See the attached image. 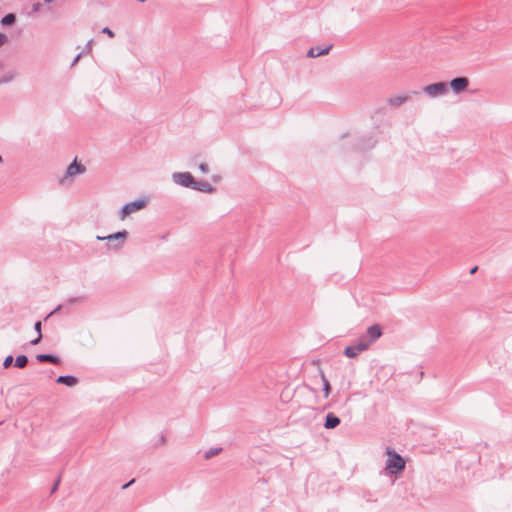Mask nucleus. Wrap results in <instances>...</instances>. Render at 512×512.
Wrapping results in <instances>:
<instances>
[{
  "instance_id": "34",
  "label": "nucleus",
  "mask_w": 512,
  "mask_h": 512,
  "mask_svg": "<svg viewBox=\"0 0 512 512\" xmlns=\"http://www.w3.org/2000/svg\"><path fill=\"white\" fill-rule=\"evenodd\" d=\"M477 269H478V267H477V266L473 267V268L470 270V273H471V274L475 273V272L477 271Z\"/></svg>"
},
{
  "instance_id": "8",
  "label": "nucleus",
  "mask_w": 512,
  "mask_h": 512,
  "mask_svg": "<svg viewBox=\"0 0 512 512\" xmlns=\"http://www.w3.org/2000/svg\"><path fill=\"white\" fill-rule=\"evenodd\" d=\"M469 86V79L467 77H456L453 78L449 83L448 87L451 88V90L455 94H460L464 92Z\"/></svg>"
},
{
  "instance_id": "18",
  "label": "nucleus",
  "mask_w": 512,
  "mask_h": 512,
  "mask_svg": "<svg viewBox=\"0 0 512 512\" xmlns=\"http://www.w3.org/2000/svg\"><path fill=\"white\" fill-rule=\"evenodd\" d=\"M16 21V16L14 13H8L1 19V24L3 26H9L14 24Z\"/></svg>"
},
{
  "instance_id": "20",
  "label": "nucleus",
  "mask_w": 512,
  "mask_h": 512,
  "mask_svg": "<svg viewBox=\"0 0 512 512\" xmlns=\"http://www.w3.org/2000/svg\"><path fill=\"white\" fill-rule=\"evenodd\" d=\"M28 364V357L26 355H19L16 357L14 366L17 368H24Z\"/></svg>"
},
{
  "instance_id": "21",
  "label": "nucleus",
  "mask_w": 512,
  "mask_h": 512,
  "mask_svg": "<svg viewBox=\"0 0 512 512\" xmlns=\"http://www.w3.org/2000/svg\"><path fill=\"white\" fill-rule=\"evenodd\" d=\"M321 379H322V383H323L324 397L328 398L329 395H330V392H331L330 383H329L328 379L326 378V376L323 373L321 374Z\"/></svg>"
},
{
  "instance_id": "23",
  "label": "nucleus",
  "mask_w": 512,
  "mask_h": 512,
  "mask_svg": "<svg viewBox=\"0 0 512 512\" xmlns=\"http://www.w3.org/2000/svg\"><path fill=\"white\" fill-rule=\"evenodd\" d=\"M85 301L84 296L71 297L67 299V304L73 305L76 303H82Z\"/></svg>"
},
{
  "instance_id": "22",
  "label": "nucleus",
  "mask_w": 512,
  "mask_h": 512,
  "mask_svg": "<svg viewBox=\"0 0 512 512\" xmlns=\"http://www.w3.org/2000/svg\"><path fill=\"white\" fill-rule=\"evenodd\" d=\"M221 448H211L205 453V458L210 459L221 452Z\"/></svg>"
},
{
  "instance_id": "28",
  "label": "nucleus",
  "mask_w": 512,
  "mask_h": 512,
  "mask_svg": "<svg viewBox=\"0 0 512 512\" xmlns=\"http://www.w3.org/2000/svg\"><path fill=\"white\" fill-rule=\"evenodd\" d=\"M8 41V37L0 32V47H2Z\"/></svg>"
},
{
  "instance_id": "24",
  "label": "nucleus",
  "mask_w": 512,
  "mask_h": 512,
  "mask_svg": "<svg viewBox=\"0 0 512 512\" xmlns=\"http://www.w3.org/2000/svg\"><path fill=\"white\" fill-rule=\"evenodd\" d=\"M12 363H13V356L8 355L3 361V367L9 368L12 365Z\"/></svg>"
},
{
  "instance_id": "30",
  "label": "nucleus",
  "mask_w": 512,
  "mask_h": 512,
  "mask_svg": "<svg viewBox=\"0 0 512 512\" xmlns=\"http://www.w3.org/2000/svg\"><path fill=\"white\" fill-rule=\"evenodd\" d=\"M82 55H83V52H80L76 55V57L74 58V60L71 63V67L75 66L78 63V61L81 59Z\"/></svg>"
},
{
  "instance_id": "16",
  "label": "nucleus",
  "mask_w": 512,
  "mask_h": 512,
  "mask_svg": "<svg viewBox=\"0 0 512 512\" xmlns=\"http://www.w3.org/2000/svg\"><path fill=\"white\" fill-rule=\"evenodd\" d=\"M37 361L39 362H50L55 365H58L61 363V360L58 356L52 355V354H38L36 356Z\"/></svg>"
},
{
  "instance_id": "4",
  "label": "nucleus",
  "mask_w": 512,
  "mask_h": 512,
  "mask_svg": "<svg viewBox=\"0 0 512 512\" xmlns=\"http://www.w3.org/2000/svg\"><path fill=\"white\" fill-rule=\"evenodd\" d=\"M350 143L354 150L363 151L372 148L376 140L372 136L351 137Z\"/></svg>"
},
{
  "instance_id": "1",
  "label": "nucleus",
  "mask_w": 512,
  "mask_h": 512,
  "mask_svg": "<svg viewBox=\"0 0 512 512\" xmlns=\"http://www.w3.org/2000/svg\"><path fill=\"white\" fill-rule=\"evenodd\" d=\"M387 461L385 469L390 475H397L405 469V461L403 457L395 450L388 447L386 449Z\"/></svg>"
},
{
  "instance_id": "9",
  "label": "nucleus",
  "mask_w": 512,
  "mask_h": 512,
  "mask_svg": "<svg viewBox=\"0 0 512 512\" xmlns=\"http://www.w3.org/2000/svg\"><path fill=\"white\" fill-rule=\"evenodd\" d=\"M86 168L81 163L77 162V159H75L66 169V173L64 178L67 177H73L77 174H83L85 173Z\"/></svg>"
},
{
  "instance_id": "36",
  "label": "nucleus",
  "mask_w": 512,
  "mask_h": 512,
  "mask_svg": "<svg viewBox=\"0 0 512 512\" xmlns=\"http://www.w3.org/2000/svg\"><path fill=\"white\" fill-rule=\"evenodd\" d=\"M3 161L2 156L0 155V163Z\"/></svg>"
},
{
  "instance_id": "6",
  "label": "nucleus",
  "mask_w": 512,
  "mask_h": 512,
  "mask_svg": "<svg viewBox=\"0 0 512 512\" xmlns=\"http://www.w3.org/2000/svg\"><path fill=\"white\" fill-rule=\"evenodd\" d=\"M172 180L174 183L188 188H192V185L195 184V179L189 172H174Z\"/></svg>"
},
{
  "instance_id": "26",
  "label": "nucleus",
  "mask_w": 512,
  "mask_h": 512,
  "mask_svg": "<svg viewBox=\"0 0 512 512\" xmlns=\"http://www.w3.org/2000/svg\"><path fill=\"white\" fill-rule=\"evenodd\" d=\"M102 33L108 35L110 38H113L115 36L114 32L109 27H104L102 29Z\"/></svg>"
},
{
  "instance_id": "10",
  "label": "nucleus",
  "mask_w": 512,
  "mask_h": 512,
  "mask_svg": "<svg viewBox=\"0 0 512 512\" xmlns=\"http://www.w3.org/2000/svg\"><path fill=\"white\" fill-rule=\"evenodd\" d=\"M382 335V329L380 325L374 324L367 329V335L365 336L367 341L369 342V346L380 338Z\"/></svg>"
},
{
  "instance_id": "3",
  "label": "nucleus",
  "mask_w": 512,
  "mask_h": 512,
  "mask_svg": "<svg viewBox=\"0 0 512 512\" xmlns=\"http://www.w3.org/2000/svg\"><path fill=\"white\" fill-rule=\"evenodd\" d=\"M369 348V342L366 337H361L356 344L347 346L344 350V355L348 358H355L361 352L367 350Z\"/></svg>"
},
{
  "instance_id": "33",
  "label": "nucleus",
  "mask_w": 512,
  "mask_h": 512,
  "mask_svg": "<svg viewBox=\"0 0 512 512\" xmlns=\"http://www.w3.org/2000/svg\"><path fill=\"white\" fill-rule=\"evenodd\" d=\"M133 482H134V479H132L129 483L123 485L122 488L125 489V488L129 487Z\"/></svg>"
},
{
  "instance_id": "2",
  "label": "nucleus",
  "mask_w": 512,
  "mask_h": 512,
  "mask_svg": "<svg viewBox=\"0 0 512 512\" xmlns=\"http://www.w3.org/2000/svg\"><path fill=\"white\" fill-rule=\"evenodd\" d=\"M423 92L429 98H437L448 93V84L446 82H436L423 88Z\"/></svg>"
},
{
  "instance_id": "7",
  "label": "nucleus",
  "mask_w": 512,
  "mask_h": 512,
  "mask_svg": "<svg viewBox=\"0 0 512 512\" xmlns=\"http://www.w3.org/2000/svg\"><path fill=\"white\" fill-rule=\"evenodd\" d=\"M128 237V232L126 230H122V231H118L116 233H113V234H110L108 236H97L96 239L99 240V241H104V240H107V241H116V240H121V242L115 244L112 248L115 249V250H119L124 241L126 240V238Z\"/></svg>"
},
{
  "instance_id": "31",
  "label": "nucleus",
  "mask_w": 512,
  "mask_h": 512,
  "mask_svg": "<svg viewBox=\"0 0 512 512\" xmlns=\"http://www.w3.org/2000/svg\"><path fill=\"white\" fill-rule=\"evenodd\" d=\"M41 3H34L33 6H32V10L33 12H38L41 8Z\"/></svg>"
},
{
  "instance_id": "11",
  "label": "nucleus",
  "mask_w": 512,
  "mask_h": 512,
  "mask_svg": "<svg viewBox=\"0 0 512 512\" xmlns=\"http://www.w3.org/2000/svg\"><path fill=\"white\" fill-rule=\"evenodd\" d=\"M409 100L406 95H398L387 98V104L390 107L398 108Z\"/></svg>"
},
{
  "instance_id": "17",
  "label": "nucleus",
  "mask_w": 512,
  "mask_h": 512,
  "mask_svg": "<svg viewBox=\"0 0 512 512\" xmlns=\"http://www.w3.org/2000/svg\"><path fill=\"white\" fill-rule=\"evenodd\" d=\"M17 73L10 70L0 77V85L12 82L16 78Z\"/></svg>"
},
{
  "instance_id": "32",
  "label": "nucleus",
  "mask_w": 512,
  "mask_h": 512,
  "mask_svg": "<svg viewBox=\"0 0 512 512\" xmlns=\"http://www.w3.org/2000/svg\"><path fill=\"white\" fill-rule=\"evenodd\" d=\"M61 308H62V305H58L53 311H51V313L48 315V317L53 315V314H55V313H57V312H59V310Z\"/></svg>"
},
{
  "instance_id": "14",
  "label": "nucleus",
  "mask_w": 512,
  "mask_h": 512,
  "mask_svg": "<svg viewBox=\"0 0 512 512\" xmlns=\"http://www.w3.org/2000/svg\"><path fill=\"white\" fill-rule=\"evenodd\" d=\"M56 382L58 384H63L68 387H73V386L77 385L78 379H77V377H75L73 375H61L56 379Z\"/></svg>"
},
{
  "instance_id": "29",
  "label": "nucleus",
  "mask_w": 512,
  "mask_h": 512,
  "mask_svg": "<svg viewBox=\"0 0 512 512\" xmlns=\"http://www.w3.org/2000/svg\"><path fill=\"white\" fill-rule=\"evenodd\" d=\"M60 481H61V477L58 476V478L56 479L52 489H51V493H54L57 489H58V486L60 484Z\"/></svg>"
},
{
  "instance_id": "19",
  "label": "nucleus",
  "mask_w": 512,
  "mask_h": 512,
  "mask_svg": "<svg viewBox=\"0 0 512 512\" xmlns=\"http://www.w3.org/2000/svg\"><path fill=\"white\" fill-rule=\"evenodd\" d=\"M41 328H42V323L41 321H37L35 324H34V329L35 331L38 333V336L37 338H35L34 340H32L30 343L32 345H37L41 339H42V333H41Z\"/></svg>"
},
{
  "instance_id": "25",
  "label": "nucleus",
  "mask_w": 512,
  "mask_h": 512,
  "mask_svg": "<svg viewBox=\"0 0 512 512\" xmlns=\"http://www.w3.org/2000/svg\"><path fill=\"white\" fill-rule=\"evenodd\" d=\"M92 42H93V40H92V39H90V40L86 43L85 48H84V51H83V54H84V53H91V51H92Z\"/></svg>"
},
{
  "instance_id": "27",
  "label": "nucleus",
  "mask_w": 512,
  "mask_h": 512,
  "mask_svg": "<svg viewBox=\"0 0 512 512\" xmlns=\"http://www.w3.org/2000/svg\"><path fill=\"white\" fill-rule=\"evenodd\" d=\"M199 170L202 172V173H208L209 172V167L206 163H201L199 166H198Z\"/></svg>"
},
{
  "instance_id": "35",
  "label": "nucleus",
  "mask_w": 512,
  "mask_h": 512,
  "mask_svg": "<svg viewBox=\"0 0 512 512\" xmlns=\"http://www.w3.org/2000/svg\"><path fill=\"white\" fill-rule=\"evenodd\" d=\"M46 3H50L52 0H44Z\"/></svg>"
},
{
  "instance_id": "15",
  "label": "nucleus",
  "mask_w": 512,
  "mask_h": 512,
  "mask_svg": "<svg viewBox=\"0 0 512 512\" xmlns=\"http://www.w3.org/2000/svg\"><path fill=\"white\" fill-rule=\"evenodd\" d=\"M192 189H194L196 191L208 192V193H211L214 190L213 186L210 183H208L206 181H196V180H195V184L192 185Z\"/></svg>"
},
{
  "instance_id": "12",
  "label": "nucleus",
  "mask_w": 512,
  "mask_h": 512,
  "mask_svg": "<svg viewBox=\"0 0 512 512\" xmlns=\"http://www.w3.org/2000/svg\"><path fill=\"white\" fill-rule=\"evenodd\" d=\"M332 45L326 46L324 48L320 47H311L307 52V57L314 58L322 55H326L329 53Z\"/></svg>"
},
{
  "instance_id": "13",
  "label": "nucleus",
  "mask_w": 512,
  "mask_h": 512,
  "mask_svg": "<svg viewBox=\"0 0 512 512\" xmlns=\"http://www.w3.org/2000/svg\"><path fill=\"white\" fill-rule=\"evenodd\" d=\"M341 420L333 413H328L325 417L324 427L326 429H334L340 424Z\"/></svg>"
},
{
  "instance_id": "5",
  "label": "nucleus",
  "mask_w": 512,
  "mask_h": 512,
  "mask_svg": "<svg viewBox=\"0 0 512 512\" xmlns=\"http://www.w3.org/2000/svg\"><path fill=\"white\" fill-rule=\"evenodd\" d=\"M146 205V200L139 199L135 200L129 203H126L120 211V218L123 220L126 216L130 215L131 213L137 212L144 208Z\"/></svg>"
}]
</instances>
